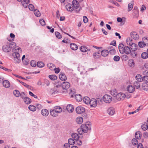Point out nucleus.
<instances>
[{"mask_svg":"<svg viewBox=\"0 0 148 148\" xmlns=\"http://www.w3.org/2000/svg\"><path fill=\"white\" fill-rule=\"evenodd\" d=\"M16 45V44L14 42H8L6 45L3 46L2 49L4 52H8L11 51V48H14Z\"/></svg>","mask_w":148,"mask_h":148,"instance_id":"obj_1","label":"nucleus"},{"mask_svg":"<svg viewBox=\"0 0 148 148\" xmlns=\"http://www.w3.org/2000/svg\"><path fill=\"white\" fill-rule=\"evenodd\" d=\"M81 128L82 132L84 133H87L88 131H90L91 130V126L90 124V122L89 123L86 124H82L81 125Z\"/></svg>","mask_w":148,"mask_h":148,"instance_id":"obj_2","label":"nucleus"},{"mask_svg":"<svg viewBox=\"0 0 148 148\" xmlns=\"http://www.w3.org/2000/svg\"><path fill=\"white\" fill-rule=\"evenodd\" d=\"M14 58V62L15 63H19L21 62L20 55L18 52H14L12 54Z\"/></svg>","mask_w":148,"mask_h":148,"instance_id":"obj_3","label":"nucleus"},{"mask_svg":"<svg viewBox=\"0 0 148 148\" xmlns=\"http://www.w3.org/2000/svg\"><path fill=\"white\" fill-rule=\"evenodd\" d=\"M103 99L106 103H110L112 100V97L110 95H105L103 97Z\"/></svg>","mask_w":148,"mask_h":148,"instance_id":"obj_4","label":"nucleus"},{"mask_svg":"<svg viewBox=\"0 0 148 148\" xmlns=\"http://www.w3.org/2000/svg\"><path fill=\"white\" fill-rule=\"evenodd\" d=\"M125 94L123 93L120 92L117 94L115 98L119 101L123 100L125 97Z\"/></svg>","mask_w":148,"mask_h":148,"instance_id":"obj_5","label":"nucleus"},{"mask_svg":"<svg viewBox=\"0 0 148 148\" xmlns=\"http://www.w3.org/2000/svg\"><path fill=\"white\" fill-rule=\"evenodd\" d=\"M92 107H95L97 106V100L94 98H92L90 101L89 103Z\"/></svg>","mask_w":148,"mask_h":148,"instance_id":"obj_6","label":"nucleus"},{"mask_svg":"<svg viewBox=\"0 0 148 148\" xmlns=\"http://www.w3.org/2000/svg\"><path fill=\"white\" fill-rule=\"evenodd\" d=\"M70 83L67 82H64L62 83V88L63 89L67 90L70 87Z\"/></svg>","mask_w":148,"mask_h":148,"instance_id":"obj_7","label":"nucleus"},{"mask_svg":"<svg viewBox=\"0 0 148 148\" xmlns=\"http://www.w3.org/2000/svg\"><path fill=\"white\" fill-rule=\"evenodd\" d=\"M76 112L78 114H81L85 111V109L82 107H78L76 108Z\"/></svg>","mask_w":148,"mask_h":148,"instance_id":"obj_8","label":"nucleus"},{"mask_svg":"<svg viewBox=\"0 0 148 148\" xmlns=\"http://www.w3.org/2000/svg\"><path fill=\"white\" fill-rule=\"evenodd\" d=\"M130 35L132 38L135 40H138L139 38V36L136 32H132L131 33Z\"/></svg>","mask_w":148,"mask_h":148,"instance_id":"obj_9","label":"nucleus"},{"mask_svg":"<svg viewBox=\"0 0 148 148\" xmlns=\"http://www.w3.org/2000/svg\"><path fill=\"white\" fill-rule=\"evenodd\" d=\"M50 113L51 116L54 117L57 116L58 114L56 111L53 108L50 110Z\"/></svg>","mask_w":148,"mask_h":148,"instance_id":"obj_10","label":"nucleus"},{"mask_svg":"<svg viewBox=\"0 0 148 148\" xmlns=\"http://www.w3.org/2000/svg\"><path fill=\"white\" fill-rule=\"evenodd\" d=\"M107 112L109 114L112 115L114 114L115 110L113 108L110 107L108 109Z\"/></svg>","mask_w":148,"mask_h":148,"instance_id":"obj_11","label":"nucleus"},{"mask_svg":"<svg viewBox=\"0 0 148 148\" xmlns=\"http://www.w3.org/2000/svg\"><path fill=\"white\" fill-rule=\"evenodd\" d=\"M59 77L62 81H64L66 80L67 77L64 73H62L60 74Z\"/></svg>","mask_w":148,"mask_h":148,"instance_id":"obj_12","label":"nucleus"},{"mask_svg":"<svg viewBox=\"0 0 148 148\" xmlns=\"http://www.w3.org/2000/svg\"><path fill=\"white\" fill-rule=\"evenodd\" d=\"M125 46L122 43H120L119 46V49L120 53L123 54L124 53V48Z\"/></svg>","mask_w":148,"mask_h":148,"instance_id":"obj_13","label":"nucleus"},{"mask_svg":"<svg viewBox=\"0 0 148 148\" xmlns=\"http://www.w3.org/2000/svg\"><path fill=\"white\" fill-rule=\"evenodd\" d=\"M127 90L130 93H132L135 91V88L133 86L129 85L127 88Z\"/></svg>","mask_w":148,"mask_h":148,"instance_id":"obj_14","label":"nucleus"},{"mask_svg":"<svg viewBox=\"0 0 148 148\" xmlns=\"http://www.w3.org/2000/svg\"><path fill=\"white\" fill-rule=\"evenodd\" d=\"M3 85L4 87L8 88L10 87V84L9 81L7 80H5L3 82Z\"/></svg>","mask_w":148,"mask_h":148,"instance_id":"obj_15","label":"nucleus"},{"mask_svg":"<svg viewBox=\"0 0 148 148\" xmlns=\"http://www.w3.org/2000/svg\"><path fill=\"white\" fill-rule=\"evenodd\" d=\"M66 109L69 112H72L74 110L73 106L71 104L68 105L66 106Z\"/></svg>","mask_w":148,"mask_h":148,"instance_id":"obj_16","label":"nucleus"},{"mask_svg":"<svg viewBox=\"0 0 148 148\" xmlns=\"http://www.w3.org/2000/svg\"><path fill=\"white\" fill-rule=\"evenodd\" d=\"M124 53L127 54H130L131 53L130 48L127 46H125L124 48Z\"/></svg>","mask_w":148,"mask_h":148,"instance_id":"obj_17","label":"nucleus"},{"mask_svg":"<svg viewBox=\"0 0 148 148\" xmlns=\"http://www.w3.org/2000/svg\"><path fill=\"white\" fill-rule=\"evenodd\" d=\"M41 113L43 116H46L48 115L49 113L48 110L47 109H44L42 110Z\"/></svg>","mask_w":148,"mask_h":148,"instance_id":"obj_18","label":"nucleus"},{"mask_svg":"<svg viewBox=\"0 0 148 148\" xmlns=\"http://www.w3.org/2000/svg\"><path fill=\"white\" fill-rule=\"evenodd\" d=\"M80 49L82 52H86L88 51H90V49H88L84 46H81L80 47Z\"/></svg>","mask_w":148,"mask_h":148,"instance_id":"obj_19","label":"nucleus"},{"mask_svg":"<svg viewBox=\"0 0 148 148\" xmlns=\"http://www.w3.org/2000/svg\"><path fill=\"white\" fill-rule=\"evenodd\" d=\"M71 137L72 138L75 140V141L78 140L79 137L77 134L74 133H72Z\"/></svg>","mask_w":148,"mask_h":148,"instance_id":"obj_20","label":"nucleus"},{"mask_svg":"<svg viewBox=\"0 0 148 148\" xmlns=\"http://www.w3.org/2000/svg\"><path fill=\"white\" fill-rule=\"evenodd\" d=\"M72 3L74 7L76 9L79 6V2L76 0H73L72 1Z\"/></svg>","mask_w":148,"mask_h":148,"instance_id":"obj_21","label":"nucleus"},{"mask_svg":"<svg viewBox=\"0 0 148 148\" xmlns=\"http://www.w3.org/2000/svg\"><path fill=\"white\" fill-rule=\"evenodd\" d=\"M108 51L107 50H104L102 51L101 52V55L103 57H106L108 54Z\"/></svg>","mask_w":148,"mask_h":148,"instance_id":"obj_22","label":"nucleus"},{"mask_svg":"<svg viewBox=\"0 0 148 148\" xmlns=\"http://www.w3.org/2000/svg\"><path fill=\"white\" fill-rule=\"evenodd\" d=\"M70 47L73 50H76L78 48L77 45L75 44L71 43L70 44Z\"/></svg>","mask_w":148,"mask_h":148,"instance_id":"obj_23","label":"nucleus"},{"mask_svg":"<svg viewBox=\"0 0 148 148\" xmlns=\"http://www.w3.org/2000/svg\"><path fill=\"white\" fill-rule=\"evenodd\" d=\"M135 136L136 138L137 139H140L142 136V134L141 132L140 131H138L136 132L135 134Z\"/></svg>","mask_w":148,"mask_h":148,"instance_id":"obj_24","label":"nucleus"},{"mask_svg":"<svg viewBox=\"0 0 148 148\" xmlns=\"http://www.w3.org/2000/svg\"><path fill=\"white\" fill-rule=\"evenodd\" d=\"M53 109L56 111L58 113H61L62 111V108L60 106H55L53 108Z\"/></svg>","mask_w":148,"mask_h":148,"instance_id":"obj_25","label":"nucleus"},{"mask_svg":"<svg viewBox=\"0 0 148 148\" xmlns=\"http://www.w3.org/2000/svg\"><path fill=\"white\" fill-rule=\"evenodd\" d=\"M75 98L77 101H80L82 99V97L79 94H77L75 96Z\"/></svg>","mask_w":148,"mask_h":148,"instance_id":"obj_26","label":"nucleus"},{"mask_svg":"<svg viewBox=\"0 0 148 148\" xmlns=\"http://www.w3.org/2000/svg\"><path fill=\"white\" fill-rule=\"evenodd\" d=\"M131 46V50L133 51H135L138 48V46L137 44L134 43L132 44Z\"/></svg>","mask_w":148,"mask_h":148,"instance_id":"obj_27","label":"nucleus"},{"mask_svg":"<svg viewBox=\"0 0 148 148\" xmlns=\"http://www.w3.org/2000/svg\"><path fill=\"white\" fill-rule=\"evenodd\" d=\"M66 8L67 10L69 11H72L73 10V6H72L71 4L69 3L68 4L66 5Z\"/></svg>","mask_w":148,"mask_h":148,"instance_id":"obj_28","label":"nucleus"},{"mask_svg":"<svg viewBox=\"0 0 148 148\" xmlns=\"http://www.w3.org/2000/svg\"><path fill=\"white\" fill-rule=\"evenodd\" d=\"M141 127L143 130H146L148 128V124L146 122H145L144 123L141 125Z\"/></svg>","mask_w":148,"mask_h":148,"instance_id":"obj_29","label":"nucleus"},{"mask_svg":"<svg viewBox=\"0 0 148 148\" xmlns=\"http://www.w3.org/2000/svg\"><path fill=\"white\" fill-rule=\"evenodd\" d=\"M92 55L93 58L95 59L99 58L100 57V53L98 52L94 53Z\"/></svg>","mask_w":148,"mask_h":148,"instance_id":"obj_30","label":"nucleus"},{"mask_svg":"<svg viewBox=\"0 0 148 148\" xmlns=\"http://www.w3.org/2000/svg\"><path fill=\"white\" fill-rule=\"evenodd\" d=\"M143 89L145 90H148V84L146 83H143L142 84Z\"/></svg>","mask_w":148,"mask_h":148,"instance_id":"obj_31","label":"nucleus"},{"mask_svg":"<svg viewBox=\"0 0 148 148\" xmlns=\"http://www.w3.org/2000/svg\"><path fill=\"white\" fill-rule=\"evenodd\" d=\"M136 80L138 82H141L143 81V77L141 76L140 75H137L136 76Z\"/></svg>","mask_w":148,"mask_h":148,"instance_id":"obj_32","label":"nucleus"},{"mask_svg":"<svg viewBox=\"0 0 148 148\" xmlns=\"http://www.w3.org/2000/svg\"><path fill=\"white\" fill-rule=\"evenodd\" d=\"M47 66L49 68V69L51 70H53L54 69L55 67V66L53 64L51 63H49L47 64Z\"/></svg>","mask_w":148,"mask_h":148,"instance_id":"obj_33","label":"nucleus"},{"mask_svg":"<svg viewBox=\"0 0 148 148\" xmlns=\"http://www.w3.org/2000/svg\"><path fill=\"white\" fill-rule=\"evenodd\" d=\"M83 101L84 103L86 104L89 103L90 101V98L88 97H85L83 99Z\"/></svg>","mask_w":148,"mask_h":148,"instance_id":"obj_34","label":"nucleus"},{"mask_svg":"<svg viewBox=\"0 0 148 148\" xmlns=\"http://www.w3.org/2000/svg\"><path fill=\"white\" fill-rule=\"evenodd\" d=\"M147 43L144 41L139 42L138 43V45L140 47L142 48L147 45Z\"/></svg>","mask_w":148,"mask_h":148,"instance_id":"obj_35","label":"nucleus"},{"mask_svg":"<svg viewBox=\"0 0 148 148\" xmlns=\"http://www.w3.org/2000/svg\"><path fill=\"white\" fill-rule=\"evenodd\" d=\"M141 58L143 59H146L148 58V54L147 52H143L141 55Z\"/></svg>","mask_w":148,"mask_h":148,"instance_id":"obj_36","label":"nucleus"},{"mask_svg":"<svg viewBox=\"0 0 148 148\" xmlns=\"http://www.w3.org/2000/svg\"><path fill=\"white\" fill-rule=\"evenodd\" d=\"M24 101L25 103L27 104H29L32 102L31 99L27 97L24 99Z\"/></svg>","mask_w":148,"mask_h":148,"instance_id":"obj_37","label":"nucleus"},{"mask_svg":"<svg viewBox=\"0 0 148 148\" xmlns=\"http://www.w3.org/2000/svg\"><path fill=\"white\" fill-rule=\"evenodd\" d=\"M76 121L77 123L81 124L83 121V119L82 117H79L76 119Z\"/></svg>","mask_w":148,"mask_h":148,"instance_id":"obj_38","label":"nucleus"},{"mask_svg":"<svg viewBox=\"0 0 148 148\" xmlns=\"http://www.w3.org/2000/svg\"><path fill=\"white\" fill-rule=\"evenodd\" d=\"M29 109L31 111L34 112L36 110V108L34 106L31 105L28 107Z\"/></svg>","mask_w":148,"mask_h":148,"instance_id":"obj_39","label":"nucleus"},{"mask_svg":"<svg viewBox=\"0 0 148 148\" xmlns=\"http://www.w3.org/2000/svg\"><path fill=\"white\" fill-rule=\"evenodd\" d=\"M111 94L114 97H116V96L117 94V91L115 89H113L110 91Z\"/></svg>","mask_w":148,"mask_h":148,"instance_id":"obj_40","label":"nucleus"},{"mask_svg":"<svg viewBox=\"0 0 148 148\" xmlns=\"http://www.w3.org/2000/svg\"><path fill=\"white\" fill-rule=\"evenodd\" d=\"M68 142L69 143V144L70 145H73L75 144V141L72 138H70L68 139Z\"/></svg>","mask_w":148,"mask_h":148,"instance_id":"obj_41","label":"nucleus"},{"mask_svg":"<svg viewBox=\"0 0 148 148\" xmlns=\"http://www.w3.org/2000/svg\"><path fill=\"white\" fill-rule=\"evenodd\" d=\"M13 94L15 96L18 97H19L21 93L18 90H16L14 91Z\"/></svg>","mask_w":148,"mask_h":148,"instance_id":"obj_42","label":"nucleus"},{"mask_svg":"<svg viewBox=\"0 0 148 148\" xmlns=\"http://www.w3.org/2000/svg\"><path fill=\"white\" fill-rule=\"evenodd\" d=\"M34 13L35 15L37 17H39L40 16V13L38 10L36 9L34 10Z\"/></svg>","mask_w":148,"mask_h":148,"instance_id":"obj_43","label":"nucleus"},{"mask_svg":"<svg viewBox=\"0 0 148 148\" xmlns=\"http://www.w3.org/2000/svg\"><path fill=\"white\" fill-rule=\"evenodd\" d=\"M49 77L52 80H55L57 78V76L54 75H49Z\"/></svg>","mask_w":148,"mask_h":148,"instance_id":"obj_44","label":"nucleus"},{"mask_svg":"<svg viewBox=\"0 0 148 148\" xmlns=\"http://www.w3.org/2000/svg\"><path fill=\"white\" fill-rule=\"evenodd\" d=\"M139 82L138 81H135L134 82L133 84L134 86L136 87V88L138 89L140 87V84Z\"/></svg>","mask_w":148,"mask_h":148,"instance_id":"obj_45","label":"nucleus"},{"mask_svg":"<svg viewBox=\"0 0 148 148\" xmlns=\"http://www.w3.org/2000/svg\"><path fill=\"white\" fill-rule=\"evenodd\" d=\"M134 4L133 3H130L128 5V11L129 12L131 10L133 7Z\"/></svg>","mask_w":148,"mask_h":148,"instance_id":"obj_46","label":"nucleus"},{"mask_svg":"<svg viewBox=\"0 0 148 148\" xmlns=\"http://www.w3.org/2000/svg\"><path fill=\"white\" fill-rule=\"evenodd\" d=\"M52 94H55V93H58L60 92L59 91L58 89H56L55 88H54L51 89Z\"/></svg>","mask_w":148,"mask_h":148,"instance_id":"obj_47","label":"nucleus"},{"mask_svg":"<svg viewBox=\"0 0 148 148\" xmlns=\"http://www.w3.org/2000/svg\"><path fill=\"white\" fill-rule=\"evenodd\" d=\"M132 142L133 145L136 146L138 144V141L136 138H133L132 140Z\"/></svg>","mask_w":148,"mask_h":148,"instance_id":"obj_48","label":"nucleus"},{"mask_svg":"<svg viewBox=\"0 0 148 148\" xmlns=\"http://www.w3.org/2000/svg\"><path fill=\"white\" fill-rule=\"evenodd\" d=\"M133 11L135 14L136 15L137 14H138V7L136 6H134L133 9Z\"/></svg>","mask_w":148,"mask_h":148,"instance_id":"obj_49","label":"nucleus"},{"mask_svg":"<svg viewBox=\"0 0 148 148\" xmlns=\"http://www.w3.org/2000/svg\"><path fill=\"white\" fill-rule=\"evenodd\" d=\"M37 66L38 67L42 68L44 66V64L42 62H37Z\"/></svg>","mask_w":148,"mask_h":148,"instance_id":"obj_50","label":"nucleus"},{"mask_svg":"<svg viewBox=\"0 0 148 148\" xmlns=\"http://www.w3.org/2000/svg\"><path fill=\"white\" fill-rule=\"evenodd\" d=\"M18 81L20 83H21L22 85H23L24 86H25V87H26V88H30L31 87V86L27 84L26 83L23 82H22L20 80H18Z\"/></svg>","mask_w":148,"mask_h":148,"instance_id":"obj_51","label":"nucleus"},{"mask_svg":"<svg viewBox=\"0 0 148 148\" xmlns=\"http://www.w3.org/2000/svg\"><path fill=\"white\" fill-rule=\"evenodd\" d=\"M55 35L56 37L58 39H60L62 38V36L58 32H55Z\"/></svg>","mask_w":148,"mask_h":148,"instance_id":"obj_52","label":"nucleus"},{"mask_svg":"<svg viewBox=\"0 0 148 148\" xmlns=\"http://www.w3.org/2000/svg\"><path fill=\"white\" fill-rule=\"evenodd\" d=\"M20 96L21 97L23 100L27 97L25 93L23 92H21Z\"/></svg>","mask_w":148,"mask_h":148,"instance_id":"obj_53","label":"nucleus"},{"mask_svg":"<svg viewBox=\"0 0 148 148\" xmlns=\"http://www.w3.org/2000/svg\"><path fill=\"white\" fill-rule=\"evenodd\" d=\"M143 79L144 83L148 84V76H143Z\"/></svg>","mask_w":148,"mask_h":148,"instance_id":"obj_54","label":"nucleus"},{"mask_svg":"<svg viewBox=\"0 0 148 148\" xmlns=\"http://www.w3.org/2000/svg\"><path fill=\"white\" fill-rule=\"evenodd\" d=\"M75 144L76 145L81 146L82 144V142L81 140H79L78 139V140L75 141Z\"/></svg>","mask_w":148,"mask_h":148,"instance_id":"obj_55","label":"nucleus"},{"mask_svg":"<svg viewBox=\"0 0 148 148\" xmlns=\"http://www.w3.org/2000/svg\"><path fill=\"white\" fill-rule=\"evenodd\" d=\"M109 51L110 54L112 55H115L116 53V50L115 49L110 50Z\"/></svg>","mask_w":148,"mask_h":148,"instance_id":"obj_56","label":"nucleus"},{"mask_svg":"<svg viewBox=\"0 0 148 148\" xmlns=\"http://www.w3.org/2000/svg\"><path fill=\"white\" fill-rule=\"evenodd\" d=\"M113 59L114 61L117 62L120 60V58L119 56H116L114 57Z\"/></svg>","mask_w":148,"mask_h":148,"instance_id":"obj_57","label":"nucleus"},{"mask_svg":"<svg viewBox=\"0 0 148 148\" xmlns=\"http://www.w3.org/2000/svg\"><path fill=\"white\" fill-rule=\"evenodd\" d=\"M28 7L29 10L31 11H33L34 8V6L32 4H29L28 5Z\"/></svg>","mask_w":148,"mask_h":148,"instance_id":"obj_58","label":"nucleus"},{"mask_svg":"<svg viewBox=\"0 0 148 148\" xmlns=\"http://www.w3.org/2000/svg\"><path fill=\"white\" fill-rule=\"evenodd\" d=\"M40 23V24L44 26L45 25V23L44 20L43 19H40V20L39 21Z\"/></svg>","mask_w":148,"mask_h":148,"instance_id":"obj_59","label":"nucleus"},{"mask_svg":"<svg viewBox=\"0 0 148 148\" xmlns=\"http://www.w3.org/2000/svg\"><path fill=\"white\" fill-rule=\"evenodd\" d=\"M143 41L147 43V45L148 46V37H145L143 38Z\"/></svg>","mask_w":148,"mask_h":148,"instance_id":"obj_60","label":"nucleus"},{"mask_svg":"<svg viewBox=\"0 0 148 148\" xmlns=\"http://www.w3.org/2000/svg\"><path fill=\"white\" fill-rule=\"evenodd\" d=\"M30 64L31 66L32 67H35L36 66L35 62L34 60H32L30 62Z\"/></svg>","mask_w":148,"mask_h":148,"instance_id":"obj_61","label":"nucleus"},{"mask_svg":"<svg viewBox=\"0 0 148 148\" xmlns=\"http://www.w3.org/2000/svg\"><path fill=\"white\" fill-rule=\"evenodd\" d=\"M53 70H54L55 73L57 74L60 71V69L59 67L57 68L55 67Z\"/></svg>","mask_w":148,"mask_h":148,"instance_id":"obj_62","label":"nucleus"},{"mask_svg":"<svg viewBox=\"0 0 148 148\" xmlns=\"http://www.w3.org/2000/svg\"><path fill=\"white\" fill-rule=\"evenodd\" d=\"M83 20L84 22L86 23L88 22V19L86 16H84L83 17Z\"/></svg>","mask_w":148,"mask_h":148,"instance_id":"obj_63","label":"nucleus"},{"mask_svg":"<svg viewBox=\"0 0 148 148\" xmlns=\"http://www.w3.org/2000/svg\"><path fill=\"white\" fill-rule=\"evenodd\" d=\"M29 95L32 96L33 97L35 98H37V96L34 95L32 92L31 91H29Z\"/></svg>","mask_w":148,"mask_h":148,"instance_id":"obj_64","label":"nucleus"}]
</instances>
